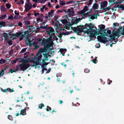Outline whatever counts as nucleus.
<instances>
[{
  "label": "nucleus",
  "mask_w": 124,
  "mask_h": 124,
  "mask_svg": "<svg viewBox=\"0 0 124 124\" xmlns=\"http://www.w3.org/2000/svg\"><path fill=\"white\" fill-rule=\"evenodd\" d=\"M70 34V32H64V35H68Z\"/></svg>",
  "instance_id": "4d7b16f0"
},
{
  "label": "nucleus",
  "mask_w": 124,
  "mask_h": 124,
  "mask_svg": "<svg viewBox=\"0 0 124 124\" xmlns=\"http://www.w3.org/2000/svg\"><path fill=\"white\" fill-rule=\"evenodd\" d=\"M31 3L30 2H28L25 5V9L26 11H28L31 9L32 7Z\"/></svg>",
  "instance_id": "39448f33"
},
{
  "label": "nucleus",
  "mask_w": 124,
  "mask_h": 124,
  "mask_svg": "<svg viewBox=\"0 0 124 124\" xmlns=\"http://www.w3.org/2000/svg\"><path fill=\"white\" fill-rule=\"evenodd\" d=\"M99 7V5L98 4H97V2H96V3L93 4L92 8H93L94 10L95 9H98V8Z\"/></svg>",
  "instance_id": "f8f14e48"
},
{
  "label": "nucleus",
  "mask_w": 124,
  "mask_h": 124,
  "mask_svg": "<svg viewBox=\"0 0 124 124\" xmlns=\"http://www.w3.org/2000/svg\"><path fill=\"white\" fill-rule=\"evenodd\" d=\"M43 17H39L37 19V23H38L39 22V21L41 22H42L43 21Z\"/></svg>",
  "instance_id": "f3484780"
},
{
  "label": "nucleus",
  "mask_w": 124,
  "mask_h": 124,
  "mask_svg": "<svg viewBox=\"0 0 124 124\" xmlns=\"http://www.w3.org/2000/svg\"><path fill=\"white\" fill-rule=\"evenodd\" d=\"M122 35H124V28L122 30V31H121V33Z\"/></svg>",
  "instance_id": "774afa93"
},
{
  "label": "nucleus",
  "mask_w": 124,
  "mask_h": 124,
  "mask_svg": "<svg viewBox=\"0 0 124 124\" xmlns=\"http://www.w3.org/2000/svg\"><path fill=\"white\" fill-rule=\"evenodd\" d=\"M107 32H104V33H106L105 34V36H106L107 37L108 36V35H110L111 33V31L110 30H108L107 31Z\"/></svg>",
  "instance_id": "a211bd4d"
},
{
  "label": "nucleus",
  "mask_w": 124,
  "mask_h": 124,
  "mask_svg": "<svg viewBox=\"0 0 124 124\" xmlns=\"http://www.w3.org/2000/svg\"><path fill=\"white\" fill-rule=\"evenodd\" d=\"M90 70L88 69H85L84 70V72L86 73H89L90 71Z\"/></svg>",
  "instance_id": "c03bdc74"
},
{
  "label": "nucleus",
  "mask_w": 124,
  "mask_h": 124,
  "mask_svg": "<svg viewBox=\"0 0 124 124\" xmlns=\"http://www.w3.org/2000/svg\"><path fill=\"white\" fill-rule=\"evenodd\" d=\"M88 16H90V17H89V18L90 19H91L92 20H93L95 19V18L94 17V15H89Z\"/></svg>",
  "instance_id": "72a5a7b5"
},
{
  "label": "nucleus",
  "mask_w": 124,
  "mask_h": 124,
  "mask_svg": "<svg viewBox=\"0 0 124 124\" xmlns=\"http://www.w3.org/2000/svg\"><path fill=\"white\" fill-rule=\"evenodd\" d=\"M106 11H108L109 10H110L111 8V7H110V6L108 7H106Z\"/></svg>",
  "instance_id": "e2e57ef3"
},
{
  "label": "nucleus",
  "mask_w": 124,
  "mask_h": 124,
  "mask_svg": "<svg viewBox=\"0 0 124 124\" xmlns=\"http://www.w3.org/2000/svg\"><path fill=\"white\" fill-rule=\"evenodd\" d=\"M13 37V39H16V34L12 33L11 37Z\"/></svg>",
  "instance_id": "7c9ffc66"
},
{
  "label": "nucleus",
  "mask_w": 124,
  "mask_h": 124,
  "mask_svg": "<svg viewBox=\"0 0 124 124\" xmlns=\"http://www.w3.org/2000/svg\"><path fill=\"white\" fill-rule=\"evenodd\" d=\"M74 23H75V24H77L79 22H78V20H77V19H75L74 20Z\"/></svg>",
  "instance_id": "0e129e2a"
},
{
  "label": "nucleus",
  "mask_w": 124,
  "mask_h": 124,
  "mask_svg": "<svg viewBox=\"0 0 124 124\" xmlns=\"http://www.w3.org/2000/svg\"><path fill=\"white\" fill-rule=\"evenodd\" d=\"M29 53L28 52V53H26L24 54V56L23 57V58H26L28 56V54H27Z\"/></svg>",
  "instance_id": "37998d69"
},
{
  "label": "nucleus",
  "mask_w": 124,
  "mask_h": 124,
  "mask_svg": "<svg viewBox=\"0 0 124 124\" xmlns=\"http://www.w3.org/2000/svg\"><path fill=\"white\" fill-rule=\"evenodd\" d=\"M33 58H32V60H30V62L33 63V64L32 65H31V66H35L36 67V66H37V65H41L40 63V62H41L40 61H39L38 60L37 61H35V60H34L33 61H32V59Z\"/></svg>",
  "instance_id": "0eeeda50"
},
{
  "label": "nucleus",
  "mask_w": 124,
  "mask_h": 124,
  "mask_svg": "<svg viewBox=\"0 0 124 124\" xmlns=\"http://www.w3.org/2000/svg\"><path fill=\"white\" fill-rule=\"evenodd\" d=\"M124 28H123L122 27H120L118 29V30L117 31V32L120 31V34L121 33V31H120V30H122Z\"/></svg>",
  "instance_id": "a18cd8bd"
},
{
  "label": "nucleus",
  "mask_w": 124,
  "mask_h": 124,
  "mask_svg": "<svg viewBox=\"0 0 124 124\" xmlns=\"http://www.w3.org/2000/svg\"><path fill=\"white\" fill-rule=\"evenodd\" d=\"M17 11L16 10H15V11L14 12H15V14L16 15H19V12H18L17 13Z\"/></svg>",
  "instance_id": "338daca9"
},
{
  "label": "nucleus",
  "mask_w": 124,
  "mask_h": 124,
  "mask_svg": "<svg viewBox=\"0 0 124 124\" xmlns=\"http://www.w3.org/2000/svg\"><path fill=\"white\" fill-rule=\"evenodd\" d=\"M38 42H36V40H34L32 43L33 46L34 47L35 49H37L39 47V46L38 45Z\"/></svg>",
  "instance_id": "1a4fd4ad"
},
{
  "label": "nucleus",
  "mask_w": 124,
  "mask_h": 124,
  "mask_svg": "<svg viewBox=\"0 0 124 124\" xmlns=\"http://www.w3.org/2000/svg\"><path fill=\"white\" fill-rule=\"evenodd\" d=\"M26 109H25L22 110L20 111V115H26Z\"/></svg>",
  "instance_id": "dca6fc26"
},
{
  "label": "nucleus",
  "mask_w": 124,
  "mask_h": 124,
  "mask_svg": "<svg viewBox=\"0 0 124 124\" xmlns=\"http://www.w3.org/2000/svg\"><path fill=\"white\" fill-rule=\"evenodd\" d=\"M13 17L12 14H10V16L8 17V19L12 20L13 19Z\"/></svg>",
  "instance_id": "49530a36"
},
{
  "label": "nucleus",
  "mask_w": 124,
  "mask_h": 124,
  "mask_svg": "<svg viewBox=\"0 0 124 124\" xmlns=\"http://www.w3.org/2000/svg\"><path fill=\"white\" fill-rule=\"evenodd\" d=\"M90 0V1H89V2L87 4L88 6L91 5L92 4V2H93V1H92L91 0Z\"/></svg>",
  "instance_id": "864d4df0"
},
{
  "label": "nucleus",
  "mask_w": 124,
  "mask_h": 124,
  "mask_svg": "<svg viewBox=\"0 0 124 124\" xmlns=\"http://www.w3.org/2000/svg\"><path fill=\"white\" fill-rule=\"evenodd\" d=\"M61 21L62 23L64 24H66L68 23V22L67 20V19H65L62 20H61Z\"/></svg>",
  "instance_id": "393cba45"
},
{
  "label": "nucleus",
  "mask_w": 124,
  "mask_h": 124,
  "mask_svg": "<svg viewBox=\"0 0 124 124\" xmlns=\"http://www.w3.org/2000/svg\"><path fill=\"white\" fill-rule=\"evenodd\" d=\"M101 27L100 28V31L103 30H104V31H106V29H105V26L104 25L101 24Z\"/></svg>",
  "instance_id": "4be33fe9"
},
{
  "label": "nucleus",
  "mask_w": 124,
  "mask_h": 124,
  "mask_svg": "<svg viewBox=\"0 0 124 124\" xmlns=\"http://www.w3.org/2000/svg\"><path fill=\"white\" fill-rule=\"evenodd\" d=\"M67 50L66 49H63L62 48H61L59 50L58 52H60L61 54L65 53L66 52Z\"/></svg>",
  "instance_id": "2eb2a0df"
},
{
  "label": "nucleus",
  "mask_w": 124,
  "mask_h": 124,
  "mask_svg": "<svg viewBox=\"0 0 124 124\" xmlns=\"http://www.w3.org/2000/svg\"><path fill=\"white\" fill-rule=\"evenodd\" d=\"M24 3V1L23 0H21L20 1H18L17 3V5H21V4H23Z\"/></svg>",
  "instance_id": "2f4dec72"
},
{
  "label": "nucleus",
  "mask_w": 124,
  "mask_h": 124,
  "mask_svg": "<svg viewBox=\"0 0 124 124\" xmlns=\"http://www.w3.org/2000/svg\"><path fill=\"white\" fill-rule=\"evenodd\" d=\"M101 4V9L104 8L107 5L108 2L107 1H102L101 3H99Z\"/></svg>",
  "instance_id": "6e6552de"
},
{
  "label": "nucleus",
  "mask_w": 124,
  "mask_h": 124,
  "mask_svg": "<svg viewBox=\"0 0 124 124\" xmlns=\"http://www.w3.org/2000/svg\"><path fill=\"white\" fill-rule=\"evenodd\" d=\"M124 5L122 4L119 5H117V6H114V8H119L122 9V7Z\"/></svg>",
  "instance_id": "a878e982"
},
{
  "label": "nucleus",
  "mask_w": 124,
  "mask_h": 124,
  "mask_svg": "<svg viewBox=\"0 0 124 124\" xmlns=\"http://www.w3.org/2000/svg\"><path fill=\"white\" fill-rule=\"evenodd\" d=\"M93 63H94L96 64L97 63V61L96 59H95L94 60H93Z\"/></svg>",
  "instance_id": "69168bd1"
},
{
  "label": "nucleus",
  "mask_w": 124,
  "mask_h": 124,
  "mask_svg": "<svg viewBox=\"0 0 124 124\" xmlns=\"http://www.w3.org/2000/svg\"><path fill=\"white\" fill-rule=\"evenodd\" d=\"M6 6L7 8L8 9H9L11 7V4L9 3H6Z\"/></svg>",
  "instance_id": "c756f323"
},
{
  "label": "nucleus",
  "mask_w": 124,
  "mask_h": 124,
  "mask_svg": "<svg viewBox=\"0 0 124 124\" xmlns=\"http://www.w3.org/2000/svg\"><path fill=\"white\" fill-rule=\"evenodd\" d=\"M111 37H110L112 40V41H114L115 40V37H114V36H111Z\"/></svg>",
  "instance_id": "680f3d73"
},
{
  "label": "nucleus",
  "mask_w": 124,
  "mask_h": 124,
  "mask_svg": "<svg viewBox=\"0 0 124 124\" xmlns=\"http://www.w3.org/2000/svg\"><path fill=\"white\" fill-rule=\"evenodd\" d=\"M22 33H23V32L21 31L18 32H16V37H20V36L22 34Z\"/></svg>",
  "instance_id": "aec40b11"
},
{
  "label": "nucleus",
  "mask_w": 124,
  "mask_h": 124,
  "mask_svg": "<svg viewBox=\"0 0 124 124\" xmlns=\"http://www.w3.org/2000/svg\"><path fill=\"white\" fill-rule=\"evenodd\" d=\"M22 23L20 22H19L18 24V26L21 27H22Z\"/></svg>",
  "instance_id": "3c124183"
},
{
  "label": "nucleus",
  "mask_w": 124,
  "mask_h": 124,
  "mask_svg": "<svg viewBox=\"0 0 124 124\" xmlns=\"http://www.w3.org/2000/svg\"><path fill=\"white\" fill-rule=\"evenodd\" d=\"M49 30H46V32L47 34L50 35L51 33H52L54 31V30L53 28L52 27H50L49 29Z\"/></svg>",
  "instance_id": "9d476101"
},
{
  "label": "nucleus",
  "mask_w": 124,
  "mask_h": 124,
  "mask_svg": "<svg viewBox=\"0 0 124 124\" xmlns=\"http://www.w3.org/2000/svg\"><path fill=\"white\" fill-rule=\"evenodd\" d=\"M121 1H122V0H121L120 1H118V2L116 1L115 2V5H117L118 3H119V4H121Z\"/></svg>",
  "instance_id": "8fccbe9b"
},
{
  "label": "nucleus",
  "mask_w": 124,
  "mask_h": 124,
  "mask_svg": "<svg viewBox=\"0 0 124 124\" xmlns=\"http://www.w3.org/2000/svg\"><path fill=\"white\" fill-rule=\"evenodd\" d=\"M91 35L89 36L90 38L91 39H93L94 38H96V37L94 34L92 33L91 32V33L90 34Z\"/></svg>",
  "instance_id": "6ab92c4d"
},
{
  "label": "nucleus",
  "mask_w": 124,
  "mask_h": 124,
  "mask_svg": "<svg viewBox=\"0 0 124 124\" xmlns=\"http://www.w3.org/2000/svg\"><path fill=\"white\" fill-rule=\"evenodd\" d=\"M30 65V64L29 63L26 62H24L20 64L19 65V66L20 67V69L21 70L19 71L22 70L24 71L29 67Z\"/></svg>",
  "instance_id": "7ed1b4c3"
},
{
  "label": "nucleus",
  "mask_w": 124,
  "mask_h": 124,
  "mask_svg": "<svg viewBox=\"0 0 124 124\" xmlns=\"http://www.w3.org/2000/svg\"><path fill=\"white\" fill-rule=\"evenodd\" d=\"M54 11V10L52 9L51 10V12H48V16H49V18H50V17H52L53 16Z\"/></svg>",
  "instance_id": "4468645a"
},
{
  "label": "nucleus",
  "mask_w": 124,
  "mask_h": 124,
  "mask_svg": "<svg viewBox=\"0 0 124 124\" xmlns=\"http://www.w3.org/2000/svg\"><path fill=\"white\" fill-rule=\"evenodd\" d=\"M41 65V66L42 67H44V66L47 65L49 63L48 62H46L44 61V60H42V62H40Z\"/></svg>",
  "instance_id": "9b49d317"
},
{
  "label": "nucleus",
  "mask_w": 124,
  "mask_h": 124,
  "mask_svg": "<svg viewBox=\"0 0 124 124\" xmlns=\"http://www.w3.org/2000/svg\"><path fill=\"white\" fill-rule=\"evenodd\" d=\"M7 89H8V90H9V91H8L10 93L12 92H14L15 91L13 90V88L11 89L9 88H7Z\"/></svg>",
  "instance_id": "4c0bfd02"
},
{
  "label": "nucleus",
  "mask_w": 124,
  "mask_h": 124,
  "mask_svg": "<svg viewBox=\"0 0 124 124\" xmlns=\"http://www.w3.org/2000/svg\"><path fill=\"white\" fill-rule=\"evenodd\" d=\"M16 72L15 71V70H13L12 69H10L9 70V73H12L14 72Z\"/></svg>",
  "instance_id": "58836bf2"
},
{
  "label": "nucleus",
  "mask_w": 124,
  "mask_h": 124,
  "mask_svg": "<svg viewBox=\"0 0 124 124\" xmlns=\"http://www.w3.org/2000/svg\"><path fill=\"white\" fill-rule=\"evenodd\" d=\"M44 106V105L42 103H41L40 105L39 106V108L41 109Z\"/></svg>",
  "instance_id": "f704fd0d"
},
{
  "label": "nucleus",
  "mask_w": 124,
  "mask_h": 124,
  "mask_svg": "<svg viewBox=\"0 0 124 124\" xmlns=\"http://www.w3.org/2000/svg\"><path fill=\"white\" fill-rule=\"evenodd\" d=\"M5 22L3 21L0 22V28L2 26H5Z\"/></svg>",
  "instance_id": "5701e85b"
},
{
  "label": "nucleus",
  "mask_w": 124,
  "mask_h": 124,
  "mask_svg": "<svg viewBox=\"0 0 124 124\" xmlns=\"http://www.w3.org/2000/svg\"><path fill=\"white\" fill-rule=\"evenodd\" d=\"M51 109V108L48 106H47V108L46 109V110L47 111H49L50 112V111Z\"/></svg>",
  "instance_id": "e433bc0d"
},
{
  "label": "nucleus",
  "mask_w": 124,
  "mask_h": 124,
  "mask_svg": "<svg viewBox=\"0 0 124 124\" xmlns=\"http://www.w3.org/2000/svg\"><path fill=\"white\" fill-rule=\"evenodd\" d=\"M34 15L35 16H38V15H40V14L39 13H36V12L35 11L34 12Z\"/></svg>",
  "instance_id": "052dcab7"
},
{
  "label": "nucleus",
  "mask_w": 124,
  "mask_h": 124,
  "mask_svg": "<svg viewBox=\"0 0 124 124\" xmlns=\"http://www.w3.org/2000/svg\"><path fill=\"white\" fill-rule=\"evenodd\" d=\"M6 15L5 14L4 15L2 16L0 18V19H4L6 17Z\"/></svg>",
  "instance_id": "79ce46f5"
},
{
  "label": "nucleus",
  "mask_w": 124,
  "mask_h": 124,
  "mask_svg": "<svg viewBox=\"0 0 124 124\" xmlns=\"http://www.w3.org/2000/svg\"><path fill=\"white\" fill-rule=\"evenodd\" d=\"M30 36L29 34V32L28 31H25L24 32L23 34H22L21 36L20 37L19 40L20 41L22 40L23 39V37H24L26 38V40H28L29 39L28 38Z\"/></svg>",
  "instance_id": "20e7f679"
},
{
  "label": "nucleus",
  "mask_w": 124,
  "mask_h": 124,
  "mask_svg": "<svg viewBox=\"0 0 124 124\" xmlns=\"http://www.w3.org/2000/svg\"><path fill=\"white\" fill-rule=\"evenodd\" d=\"M55 28L56 29V30L58 28V24L57 23H55Z\"/></svg>",
  "instance_id": "5fc2aeb1"
},
{
  "label": "nucleus",
  "mask_w": 124,
  "mask_h": 124,
  "mask_svg": "<svg viewBox=\"0 0 124 124\" xmlns=\"http://www.w3.org/2000/svg\"><path fill=\"white\" fill-rule=\"evenodd\" d=\"M83 10L84 12L85 13L86 11H87L88 10V7L87 6H85L84 8L83 9Z\"/></svg>",
  "instance_id": "bb28decb"
},
{
  "label": "nucleus",
  "mask_w": 124,
  "mask_h": 124,
  "mask_svg": "<svg viewBox=\"0 0 124 124\" xmlns=\"http://www.w3.org/2000/svg\"><path fill=\"white\" fill-rule=\"evenodd\" d=\"M16 69H15L14 70L16 71V72L17 71L19 70L18 68H19V67L18 66H16Z\"/></svg>",
  "instance_id": "6e6d98bb"
},
{
  "label": "nucleus",
  "mask_w": 124,
  "mask_h": 124,
  "mask_svg": "<svg viewBox=\"0 0 124 124\" xmlns=\"http://www.w3.org/2000/svg\"><path fill=\"white\" fill-rule=\"evenodd\" d=\"M27 48H23L22 49L21 51L19 53V54H20L23 53L24 52L26 51Z\"/></svg>",
  "instance_id": "473e14b6"
},
{
  "label": "nucleus",
  "mask_w": 124,
  "mask_h": 124,
  "mask_svg": "<svg viewBox=\"0 0 124 124\" xmlns=\"http://www.w3.org/2000/svg\"><path fill=\"white\" fill-rule=\"evenodd\" d=\"M4 70H1V72H0V76H3L4 74Z\"/></svg>",
  "instance_id": "c9c22d12"
},
{
  "label": "nucleus",
  "mask_w": 124,
  "mask_h": 124,
  "mask_svg": "<svg viewBox=\"0 0 124 124\" xmlns=\"http://www.w3.org/2000/svg\"><path fill=\"white\" fill-rule=\"evenodd\" d=\"M92 23L93 24V23H86L84 26L80 25L77 26V27H72L71 29L78 35L81 36L82 34L80 33L82 32H83L85 34H91V30L95 31L93 29L94 27H96L95 25Z\"/></svg>",
  "instance_id": "f257e3e1"
},
{
  "label": "nucleus",
  "mask_w": 124,
  "mask_h": 124,
  "mask_svg": "<svg viewBox=\"0 0 124 124\" xmlns=\"http://www.w3.org/2000/svg\"><path fill=\"white\" fill-rule=\"evenodd\" d=\"M40 28H41V29H46V28L45 26H43L42 25H41L40 26Z\"/></svg>",
  "instance_id": "13d9d810"
},
{
  "label": "nucleus",
  "mask_w": 124,
  "mask_h": 124,
  "mask_svg": "<svg viewBox=\"0 0 124 124\" xmlns=\"http://www.w3.org/2000/svg\"><path fill=\"white\" fill-rule=\"evenodd\" d=\"M42 45L44 47V48H40L38 51V52L36 55V56L34 57L33 58L32 61L38 60L41 62V58L42 57V53H46L47 52L48 49L51 47L53 45V41L51 38L47 39L45 41V40H42Z\"/></svg>",
  "instance_id": "f03ea898"
},
{
  "label": "nucleus",
  "mask_w": 124,
  "mask_h": 124,
  "mask_svg": "<svg viewBox=\"0 0 124 124\" xmlns=\"http://www.w3.org/2000/svg\"><path fill=\"white\" fill-rule=\"evenodd\" d=\"M61 65L64 67L65 68H66V64H65V63L64 62L61 63Z\"/></svg>",
  "instance_id": "de8ad7c7"
},
{
  "label": "nucleus",
  "mask_w": 124,
  "mask_h": 124,
  "mask_svg": "<svg viewBox=\"0 0 124 124\" xmlns=\"http://www.w3.org/2000/svg\"><path fill=\"white\" fill-rule=\"evenodd\" d=\"M112 34H111L109 36V37H111V36H114V37L117 36V38H118L120 35L119 34H120V31L117 32V31H115V32H112Z\"/></svg>",
  "instance_id": "423d86ee"
},
{
  "label": "nucleus",
  "mask_w": 124,
  "mask_h": 124,
  "mask_svg": "<svg viewBox=\"0 0 124 124\" xmlns=\"http://www.w3.org/2000/svg\"><path fill=\"white\" fill-rule=\"evenodd\" d=\"M8 118L9 120L12 121L13 120V118L12 116L11 115H9L8 116Z\"/></svg>",
  "instance_id": "c85d7f7f"
},
{
  "label": "nucleus",
  "mask_w": 124,
  "mask_h": 124,
  "mask_svg": "<svg viewBox=\"0 0 124 124\" xmlns=\"http://www.w3.org/2000/svg\"><path fill=\"white\" fill-rule=\"evenodd\" d=\"M42 54L43 55L44 58L42 60H44V61H45V60L46 61H48L50 57L49 58H48V56L46 55V54H44V53H42Z\"/></svg>",
  "instance_id": "ddd939ff"
},
{
  "label": "nucleus",
  "mask_w": 124,
  "mask_h": 124,
  "mask_svg": "<svg viewBox=\"0 0 124 124\" xmlns=\"http://www.w3.org/2000/svg\"><path fill=\"white\" fill-rule=\"evenodd\" d=\"M84 13V12L82 9L78 11L77 13L78 15H83Z\"/></svg>",
  "instance_id": "412c9836"
},
{
  "label": "nucleus",
  "mask_w": 124,
  "mask_h": 124,
  "mask_svg": "<svg viewBox=\"0 0 124 124\" xmlns=\"http://www.w3.org/2000/svg\"><path fill=\"white\" fill-rule=\"evenodd\" d=\"M23 23H24L26 25L29 24H30V22L28 21H24Z\"/></svg>",
  "instance_id": "ea45409f"
},
{
  "label": "nucleus",
  "mask_w": 124,
  "mask_h": 124,
  "mask_svg": "<svg viewBox=\"0 0 124 124\" xmlns=\"http://www.w3.org/2000/svg\"><path fill=\"white\" fill-rule=\"evenodd\" d=\"M51 70V69L50 68H49L48 70H47V71L46 72V73H49L50 72Z\"/></svg>",
  "instance_id": "bf43d9fd"
},
{
  "label": "nucleus",
  "mask_w": 124,
  "mask_h": 124,
  "mask_svg": "<svg viewBox=\"0 0 124 124\" xmlns=\"http://www.w3.org/2000/svg\"><path fill=\"white\" fill-rule=\"evenodd\" d=\"M1 90L2 91L4 92H7V91H8V89H5L3 90L2 88H1Z\"/></svg>",
  "instance_id": "09e8293b"
},
{
  "label": "nucleus",
  "mask_w": 124,
  "mask_h": 124,
  "mask_svg": "<svg viewBox=\"0 0 124 124\" xmlns=\"http://www.w3.org/2000/svg\"><path fill=\"white\" fill-rule=\"evenodd\" d=\"M74 11H71V13H70V15L71 16H74Z\"/></svg>",
  "instance_id": "603ef678"
},
{
  "label": "nucleus",
  "mask_w": 124,
  "mask_h": 124,
  "mask_svg": "<svg viewBox=\"0 0 124 124\" xmlns=\"http://www.w3.org/2000/svg\"><path fill=\"white\" fill-rule=\"evenodd\" d=\"M0 9L2 12H4L6 11V9L3 6H0Z\"/></svg>",
  "instance_id": "cd10ccee"
},
{
  "label": "nucleus",
  "mask_w": 124,
  "mask_h": 124,
  "mask_svg": "<svg viewBox=\"0 0 124 124\" xmlns=\"http://www.w3.org/2000/svg\"><path fill=\"white\" fill-rule=\"evenodd\" d=\"M6 62V61L5 60L1 58L0 60V64H2L3 63H5Z\"/></svg>",
  "instance_id": "b1692460"
},
{
  "label": "nucleus",
  "mask_w": 124,
  "mask_h": 124,
  "mask_svg": "<svg viewBox=\"0 0 124 124\" xmlns=\"http://www.w3.org/2000/svg\"><path fill=\"white\" fill-rule=\"evenodd\" d=\"M7 42L9 45H11L12 44V41L11 40L8 41Z\"/></svg>",
  "instance_id": "a19ab883"
}]
</instances>
